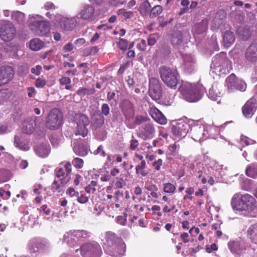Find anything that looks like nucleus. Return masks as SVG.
<instances>
[{"label":"nucleus","mask_w":257,"mask_h":257,"mask_svg":"<svg viewBox=\"0 0 257 257\" xmlns=\"http://www.w3.org/2000/svg\"><path fill=\"white\" fill-rule=\"evenodd\" d=\"M247 235L252 242L257 244V224L249 227L247 230Z\"/></svg>","instance_id":"nucleus-34"},{"label":"nucleus","mask_w":257,"mask_h":257,"mask_svg":"<svg viewBox=\"0 0 257 257\" xmlns=\"http://www.w3.org/2000/svg\"><path fill=\"white\" fill-rule=\"evenodd\" d=\"M163 11V8L160 5H157L154 7L151 10L150 16L151 17H156L159 15Z\"/></svg>","instance_id":"nucleus-47"},{"label":"nucleus","mask_w":257,"mask_h":257,"mask_svg":"<svg viewBox=\"0 0 257 257\" xmlns=\"http://www.w3.org/2000/svg\"><path fill=\"white\" fill-rule=\"evenodd\" d=\"M77 239L74 230H70L64 234L63 241L69 245H73L76 242Z\"/></svg>","instance_id":"nucleus-26"},{"label":"nucleus","mask_w":257,"mask_h":257,"mask_svg":"<svg viewBox=\"0 0 257 257\" xmlns=\"http://www.w3.org/2000/svg\"><path fill=\"white\" fill-rule=\"evenodd\" d=\"M94 8L89 5L83 6L80 11L78 15L84 20L91 21L94 19Z\"/></svg>","instance_id":"nucleus-16"},{"label":"nucleus","mask_w":257,"mask_h":257,"mask_svg":"<svg viewBox=\"0 0 257 257\" xmlns=\"http://www.w3.org/2000/svg\"><path fill=\"white\" fill-rule=\"evenodd\" d=\"M88 125H76L75 127V135H80L82 137H85L87 135L88 131L87 126Z\"/></svg>","instance_id":"nucleus-38"},{"label":"nucleus","mask_w":257,"mask_h":257,"mask_svg":"<svg viewBox=\"0 0 257 257\" xmlns=\"http://www.w3.org/2000/svg\"><path fill=\"white\" fill-rule=\"evenodd\" d=\"M14 75L13 68L10 66H4L0 68V79L4 84L11 81Z\"/></svg>","instance_id":"nucleus-14"},{"label":"nucleus","mask_w":257,"mask_h":257,"mask_svg":"<svg viewBox=\"0 0 257 257\" xmlns=\"http://www.w3.org/2000/svg\"><path fill=\"white\" fill-rule=\"evenodd\" d=\"M149 120L150 118L148 116L138 115L135 118L134 122L131 124H130V128H135L137 125H139L143 122H147Z\"/></svg>","instance_id":"nucleus-39"},{"label":"nucleus","mask_w":257,"mask_h":257,"mask_svg":"<svg viewBox=\"0 0 257 257\" xmlns=\"http://www.w3.org/2000/svg\"><path fill=\"white\" fill-rule=\"evenodd\" d=\"M118 46L120 49L122 50H125L127 49L128 46V43L127 40L123 39H120L118 42Z\"/></svg>","instance_id":"nucleus-57"},{"label":"nucleus","mask_w":257,"mask_h":257,"mask_svg":"<svg viewBox=\"0 0 257 257\" xmlns=\"http://www.w3.org/2000/svg\"><path fill=\"white\" fill-rule=\"evenodd\" d=\"M149 95L154 100H158L162 96V89L158 79L152 77L150 79Z\"/></svg>","instance_id":"nucleus-11"},{"label":"nucleus","mask_w":257,"mask_h":257,"mask_svg":"<svg viewBox=\"0 0 257 257\" xmlns=\"http://www.w3.org/2000/svg\"><path fill=\"white\" fill-rule=\"evenodd\" d=\"M151 7V6L149 1L145 0L140 5L139 10L141 15H146L149 13Z\"/></svg>","instance_id":"nucleus-37"},{"label":"nucleus","mask_w":257,"mask_h":257,"mask_svg":"<svg viewBox=\"0 0 257 257\" xmlns=\"http://www.w3.org/2000/svg\"><path fill=\"white\" fill-rule=\"evenodd\" d=\"M58 15H60V14L54 15L53 13H52L51 12H48L46 14V16L52 20V21L55 23H58L60 20L57 19Z\"/></svg>","instance_id":"nucleus-52"},{"label":"nucleus","mask_w":257,"mask_h":257,"mask_svg":"<svg viewBox=\"0 0 257 257\" xmlns=\"http://www.w3.org/2000/svg\"><path fill=\"white\" fill-rule=\"evenodd\" d=\"M93 126L95 129L100 127L104 122V117L99 113L95 114L92 118Z\"/></svg>","instance_id":"nucleus-36"},{"label":"nucleus","mask_w":257,"mask_h":257,"mask_svg":"<svg viewBox=\"0 0 257 257\" xmlns=\"http://www.w3.org/2000/svg\"><path fill=\"white\" fill-rule=\"evenodd\" d=\"M50 248L49 243L40 239L34 238L31 240L28 245V249L30 253L38 251H45Z\"/></svg>","instance_id":"nucleus-8"},{"label":"nucleus","mask_w":257,"mask_h":257,"mask_svg":"<svg viewBox=\"0 0 257 257\" xmlns=\"http://www.w3.org/2000/svg\"><path fill=\"white\" fill-rule=\"evenodd\" d=\"M57 18L60 20L58 24L65 30H70L76 25V21L74 18H68L62 15H58Z\"/></svg>","instance_id":"nucleus-15"},{"label":"nucleus","mask_w":257,"mask_h":257,"mask_svg":"<svg viewBox=\"0 0 257 257\" xmlns=\"http://www.w3.org/2000/svg\"><path fill=\"white\" fill-rule=\"evenodd\" d=\"M79 249H76L77 252ZM80 253L83 257H99L102 252L99 244L96 242H87L82 244L80 248Z\"/></svg>","instance_id":"nucleus-5"},{"label":"nucleus","mask_w":257,"mask_h":257,"mask_svg":"<svg viewBox=\"0 0 257 257\" xmlns=\"http://www.w3.org/2000/svg\"><path fill=\"white\" fill-rule=\"evenodd\" d=\"M63 115L59 109H52L49 113L46 120V126L50 130H57L62 123Z\"/></svg>","instance_id":"nucleus-6"},{"label":"nucleus","mask_w":257,"mask_h":257,"mask_svg":"<svg viewBox=\"0 0 257 257\" xmlns=\"http://www.w3.org/2000/svg\"><path fill=\"white\" fill-rule=\"evenodd\" d=\"M240 142L241 143H244L246 146L253 144L255 143L254 141L251 140L246 137L242 136L240 137Z\"/></svg>","instance_id":"nucleus-53"},{"label":"nucleus","mask_w":257,"mask_h":257,"mask_svg":"<svg viewBox=\"0 0 257 257\" xmlns=\"http://www.w3.org/2000/svg\"><path fill=\"white\" fill-rule=\"evenodd\" d=\"M182 98L190 102H195L202 97L203 91L201 85L182 81L179 88Z\"/></svg>","instance_id":"nucleus-2"},{"label":"nucleus","mask_w":257,"mask_h":257,"mask_svg":"<svg viewBox=\"0 0 257 257\" xmlns=\"http://www.w3.org/2000/svg\"><path fill=\"white\" fill-rule=\"evenodd\" d=\"M231 203L234 211H245L251 216L256 215L257 202L253 196L248 194H235L232 198Z\"/></svg>","instance_id":"nucleus-1"},{"label":"nucleus","mask_w":257,"mask_h":257,"mask_svg":"<svg viewBox=\"0 0 257 257\" xmlns=\"http://www.w3.org/2000/svg\"><path fill=\"white\" fill-rule=\"evenodd\" d=\"M189 129V124L184 121L181 120L172 127V132L176 137H184Z\"/></svg>","instance_id":"nucleus-13"},{"label":"nucleus","mask_w":257,"mask_h":257,"mask_svg":"<svg viewBox=\"0 0 257 257\" xmlns=\"http://www.w3.org/2000/svg\"><path fill=\"white\" fill-rule=\"evenodd\" d=\"M245 57L251 63L257 61V43H253L247 48L245 52Z\"/></svg>","instance_id":"nucleus-18"},{"label":"nucleus","mask_w":257,"mask_h":257,"mask_svg":"<svg viewBox=\"0 0 257 257\" xmlns=\"http://www.w3.org/2000/svg\"><path fill=\"white\" fill-rule=\"evenodd\" d=\"M162 81L169 88L176 89L180 79L179 75L176 70H172L165 66L160 69Z\"/></svg>","instance_id":"nucleus-4"},{"label":"nucleus","mask_w":257,"mask_h":257,"mask_svg":"<svg viewBox=\"0 0 257 257\" xmlns=\"http://www.w3.org/2000/svg\"><path fill=\"white\" fill-rule=\"evenodd\" d=\"M228 246L230 251L233 253L240 254L245 249L244 245L238 241H230L228 243Z\"/></svg>","instance_id":"nucleus-23"},{"label":"nucleus","mask_w":257,"mask_h":257,"mask_svg":"<svg viewBox=\"0 0 257 257\" xmlns=\"http://www.w3.org/2000/svg\"><path fill=\"white\" fill-rule=\"evenodd\" d=\"M66 193L69 195L70 197H76L79 195V192L76 191L72 187H69L66 190Z\"/></svg>","instance_id":"nucleus-54"},{"label":"nucleus","mask_w":257,"mask_h":257,"mask_svg":"<svg viewBox=\"0 0 257 257\" xmlns=\"http://www.w3.org/2000/svg\"><path fill=\"white\" fill-rule=\"evenodd\" d=\"M246 175L252 178H255L257 176V165L251 164L246 169Z\"/></svg>","instance_id":"nucleus-43"},{"label":"nucleus","mask_w":257,"mask_h":257,"mask_svg":"<svg viewBox=\"0 0 257 257\" xmlns=\"http://www.w3.org/2000/svg\"><path fill=\"white\" fill-rule=\"evenodd\" d=\"M93 154L94 155L100 154L101 156L103 157H104L105 156V153L104 150H103V147L102 145L99 146L96 150L94 151Z\"/></svg>","instance_id":"nucleus-61"},{"label":"nucleus","mask_w":257,"mask_h":257,"mask_svg":"<svg viewBox=\"0 0 257 257\" xmlns=\"http://www.w3.org/2000/svg\"><path fill=\"white\" fill-rule=\"evenodd\" d=\"M238 79H236L234 74H230L226 79V85L230 91L235 89L236 83L238 82Z\"/></svg>","instance_id":"nucleus-27"},{"label":"nucleus","mask_w":257,"mask_h":257,"mask_svg":"<svg viewBox=\"0 0 257 257\" xmlns=\"http://www.w3.org/2000/svg\"><path fill=\"white\" fill-rule=\"evenodd\" d=\"M146 41L144 39H142L141 41L137 43V47L140 50L144 51L146 49Z\"/></svg>","instance_id":"nucleus-62"},{"label":"nucleus","mask_w":257,"mask_h":257,"mask_svg":"<svg viewBox=\"0 0 257 257\" xmlns=\"http://www.w3.org/2000/svg\"><path fill=\"white\" fill-rule=\"evenodd\" d=\"M155 132L153 125L151 123H147L142 126L140 136L143 139H150L153 137Z\"/></svg>","instance_id":"nucleus-19"},{"label":"nucleus","mask_w":257,"mask_h":257,"mask_svg":"<svg viewBox=\"0 0 257 257\" xmlns=\"http://www.w3.org/2000/svg\"><path fill=\"white\" fill-rule=\"evenodd\" d=\"M177 149H178V146L176 144L170 145L169 147L168 153L170 155H174V154L176 152V151H177Z\"/></svg>","instance_id":"nucleus-63"},{"label":"nucleus","mask_w":257,"mask_h":257,"mask_svg":"<svg viewBox=\"0 0 257 257\" xmlns=\"http://www.w3.org/2000/svg\"><path fill=\"white\" fill-rule=\"evenodd\" d=\"M162 164L163 160L161 159H159L153 163L152 166L155 168L156 170L159 171L161 169Z\"/></svg>","instance_id":"nucleus-56"},{"label":"nucleus","mask_w":257,"mask_h":257,"mask_svg":"<svg viewBox=\"0 0 257 257\" xmlns=\"http://www.w3.org/2000/svg\"><path fill=\"white\" fill-rule=\"evenodd\" d=\"M227 65H211L210 74L214 78L215 76H221L229 72Z\"/></svg>","instance_id":"nucleus-21"},{"label":"nucleus","mask_w":257,"mask_h":257,"mask_svg":"<svg viewBox=\"0 0 257 257\" xmlns=\"http://www.w3.org/2000/svg\"><path fill=\"white\" fill-rule=\"evenodd\" d=\"M184 72L187 74H190L195 70L193 65H184Z\"/></svg>","instance_id":"nucleus-60"},{"label":"nucleus","mask_w":257,"mask_h":257,"mask_svg":"<svg viewBox=\"0 0 257 257\" xmlns=\"http://www.w3.org/2000/svg\"><path fill=\"white\" fill-rule=\"evenodd\" d=\"M149 113L152 117L158 123L165 124L167 123V118L157 108L151 107L149 110Z\"/></svg>","instance_id":"nucleus-20"},{"label":"nucleus","mask_w":257,"mask_h":257,"mask_svg":"<svg viewBox=\"0 0 257 257\" xmlns=\"http://www.w3.org/2000/svg\"><path fill=\"white\" fill-rule=\"evenodd\" d=\"M257 108V99L252 97L246 101L242 108L243 114L246 118H250Z\"/></svg>","instance_id":"nucleus-12"},{"label":"nucleus","mask_w":257,"mask_h":257,"mask_svg":"<svg viewBox=\"0 0 257 257\" xmlns=\"http://www.w3.org/2000/svg\"><path fill=\"white\" fill-rule=\"evenodd\" d=\"M11 18L19 23H22L25 20V14L19 11H13L11 13Z\"/></svg>","instance_id":"nucleus-41"},{"label":"nucleus","mask_w":257,"mask_h":257,"mask_svg":"<svg viewBox=\"0 0 257 257\" xmlns=\"http://www.w3.org/2000/svg\"><path fill=\"white\" fill-rule=\"evenodd\" d=\"M246 88V84L244 81L241 79H238L236 83L235 89H237L240 91H244Z\"/></svg>","instance_id":"nucleus-49"},{"label":"nucleus","mask_w":257,"mask_h":257,"mask_svg":"<svg viewBox=\"0 0 257 257\" xmlns=\"http://www.w3.org/2000/svg\"><path fill=\"white\" fill-rule=\"evenodd\" d=\"M208 20L207 19H204L195 25V31L198 34H201L205 32L208 28Z\"/></svg>","instance_id":"nucleus-33"},{"label":"nucleus","mask_w":257,"mask_h":257,"mask_svg":"<svg viewBox=\"0 0 257 257\" xmlns=\"http://www.w3.org/2000/svg\"><path fill=\"white\" fill-rule=\"evenodd\" d=\"M106 243L104 246V250L112 255H121L126 250V246L122 240L117 237L115 234L111 231L105 233Z\"/></svg>","instance_id":"nucleus-3"},{"label":"nucleus","mask_w":257,"mask_h":257,"mask_svg":"<svg viewBox=\"0 0 257 257\" xmlns=\"http://www.w3.org/2000/svg\"><path fill=\"white\" fill-rule=\"evenodd\" d=\"M101 110L102 113L105 116L109 114L110 108L108 105L106 103H104L102 105Z\"/></svg>","instance_id":"nucleus-58"},{"label":"nucleus","mask_w":257,"mask_h":257,"mask_svg":"<svg viewBox=\"0 0 257 257\" xmlns=\"http://www.w3.org/2000/svg\"><path fill=\"white\" fill-rule=\"evenodd\" d=\"M14 144L16 147L22 151H27L30 149L29 144L22 142L21 138L18 136L15 137Z\"/></svg>","instance_id":"nucleus-29"},{"label":"nucleus","mask_w":257,"mask_h":257,"mask_svg":"<svg viewBox=\"0 0 257 257\" xmlns=\"http://www.w3.org/2000/svg\"><path fill=\"white\" fill-rule=\"evenodd\" d=\"M192 138L196 142H200L208 138V133L206 132V126L205 124H197L191 128Z\"/></svg>","instance_id":"nucleus-10"},{"label":"nucleus","mask_w":257,"mask_h":257,"mask_svg":"<svg viewBox=\"0 0 257 257\" xmlns=\"http://www.w3.org/2000/svg\"><path fill=\"white\" fill-rule=\"evenodd\" d=\"M226 18V14L225 12L222 10H219L216 13L215 16L213 19V22L217 27H219L220 25L222 23Z\"/></svg>","instance_id":"nucleus-30"},{"label":"nucleus","mask_w":257,"mask_h":257,"mask_svg":"<svg viewBox=\"0 0 257 257\" xmlns=\"http://www.w3.org/2000/svg\"><path fill=\"white\" fill-rule=\"evenodd\" d=\"M164 191L167 193H173L175 190V186L170 183H165L164 184Z\"/></svg>","instance_id":"nucleus-48"},{"label":"nucleus","mask_w":257,"mask_h":257,"mask_svg":"<svg viewBox=\"0 0 257 257\" xmlns=\"http://www.w3.org/2000/svg\"><path fill=\"white\" fill-rule=\"evenodd\" d=\"M56 172V177L61 181V184L62 185H64L67 183L68 180H66V178L68 175L65 172V170L63 168H57L55 170Z\"/></svg>","instance_id":"nucleus-35"},{"label":"nucleus","mask_w":257,"mask_h":257,"mask_svg":"<svg viewBox=\"0 0 257 257\" xmlns=\"http://www.w3.org/2000/svg\"><path fill=\"white\" fill-rule=\"evenodd\" d=\"M44 43L38 38L31 40L29 43V48L35 51H39L44 47Z\"/></svg>","instance_id":"nucleus-28"},{"label":"nucleus","mask_w":257,"mask_h":257,"mask_svg":"<svg viewBox=\"0 0 257 257\" xmlns=\"http://www.w3.org/2000/svg\"><path fill=\"white\" fill-rule=\"evenodd\" d=\"M14 25L9 21H4L1 28L0 36L2 40L8 41L12 40L15 35Z\"/></svg>","instance_id":"nucleus-7"},{"label":"nucleus","mask_w":257,"mask_h":257,"mask_svg":"<svg viewBox=\"0 0 257 257\" xmlns=\"http://www.w3.org/2000/svg\"><path fill=\"white\" fill-rule=\"evenodd\" d=\"M234 33L230 31H226L223 35V45L225 47H230L235 41Z\"/></svg>","instance_id":"nucleus-25"},{"label":"nucleus","mask_w":257,"mask_h":257,"mask_svg":"<svg viewBox=\"0 0 257 257\" xmlns=\"http://www.w3.org/2000/svg\"><path fill=\"white\" fill-rule=\"evenodd\" d=\"M206 132L208 133V135L209 134L210 136L212 137L219 134L220 132V128L223 127V126L222 125L220 127L209 125H206Z\"/></svg>","instance_id":"nucleus-45"},{"label":"nucleus","mask_w":257,"mask_h":257,"mask_svg":"<svg viewBox=\"0 0 257 257\" xmlns=\"http://www.w3.org/2000/svg\"><path fill=\"white\" fill-rule=\"evenodd\" d=\"M182 34L180 31L175 32L172 37L171 42L173 45H179L182 42Z\"/></svg>","instance_id":"nucleus-44"},{"label":"nucleus","mask_w":257,"mask_h":257,"mask_svg":"<svg viewBox=\"0 0 257 257\" xmlns=\"http://www.w3.org/2000/svg\"><path fill=\"white\" fill-rule=\"evenodd\" d=\"M146 167V162L142 160L140 165H138L136 167V172L138 176H145L147 175L148 172L144 169Z\"/></svg>","instance_id":"nucleus-42"},{"label":"nucleus","mask_w":257,"mask_h":257,"mask_svg":"<svg viewBox=\"0 0 257 257\" xmlns=\"http://www.w3.org/2000/svg\"><path fill=\"white\" fill-rule=\"evenodd\" d=\"M52 145L54 147H57L61 143V140L54 136H52L50 138Z\"/></svg>","instance_id":"nucleus-55"},{"label":"nucleus","mask_w":257,"mask_h":257,"mask_svg":"<svg viewBox=\"0 0 257 257\" xmlns=\"http://www.w3.org/2000/svg\"><path fill=\"white\" fill-rule=\"evenodd\" d=\"M46 84V80L40 78H38L35 82V85L37 87L42 88L45 86Z\"/></svg>","instance_id":"nucleus-59"},{"label":"nucleus","mask_w":257,"mask_h":257,"mask_svg":"<svg viewBox=\"0 0 257 257\" xmlns=\"http://www.w3.org/2000/svg\"><path fill=\"white\" fill-rule=\"evenodd\" d=\"M127 213H124L123 215H119L117 217V222L122 225H125L127 220Z\"/></svg>","instance_id":"nucleus-50"},{"label":"nucleus","mask_w":257,"mask_h":257,"mask_svg":"<svg viewBox=\"0 0 257 257\" xmlns=\"http://www.w3.org/2000/svg\"><path fill=\"white\" fill-rule=\"evenodd\" d=\"M221 85L214 83L209 90L207 95L208 97L213 100H217L223 94V90Z\"/></svg>","instance_id":"nucleus-17"},{"label":"nucleus","mask_w":257,"mask_h":257,"mask_svg":"<svg viewBox=\"0 0 257 257\" xmlns=\"http://www.w3.org/2000/svg\"><path fill=\"white\" fill-rule=\"evenodd\" d=\"M74 121L76 125H89V118L83 114H77L74 117Z\"/></svg>","instance_id":"nucleus-31"},{"label":"nucleus","mask_w":257,"mask_h":257,"mask_svg":"<svg viewBox=\"0 0 257 257\" xmlns=\"http://www.w3.org/2000/svg\"><path fill=\"white\" fill-rule=\"evenodd\" d=\"M49 23L46 21L32 22L30 29L37 36H45L50 32Z\"/></svg>","instance_id":"nucleus-9"},{"label":"nucleus","mask_w":257,"mask_h":257,"mask_svg":"<svg viewBox=\"0 0 257 257\" xmlns=\"http://www.w3.org/2000/svg\"><path fill=\"white\" fill-rule=\"evenodd\" d=\"M36 117H35L34 119H27L24 122L22 130L25 133L31 134L33 133L36 126Z\"/></svg>","instance_id":"nucleus-24"},{"label":"nucleus","mask_w":257,"mask_h":257,"mask_svg":"<svg viewBox=\"0 0 257 257\" xmlns=\"http://www.w3.org/2000/svg\"><path fill=\"white\" fill-rule=\"evenodd\" d=\"M73 150L76 154L81 156H85L87 155L88 152V149L87 148L82 145H79L77 146H75Z\"/></svg>","instance_id":"nucleus-40"},{"label":"nucleus","mask_w":257,"mask_h":257,"mask_svg":"<svg viewBox=\"0 0 257 257\" xmlns=\"http://www.w3.org/2000/svg\"><path fill=\"white\" fill-rule=\"evenodd\" d=\"M72 164L75 167L80 169L83 166V161L81 159L76 158L73 160Z\"/></svg>","instance_id":"nucleus-51"},{"label":"nucleus","mask_w":257,"mask_h":257,"mask_svg":"<svg viewBox=\"0 0 257 257\" xmlns=\"http://www.w3.org/2000/svg\"><path fill=\"white\" fill-rule=\"evenodd\" d=\"M43 9L46 10H53L55 9V6L52 3L48 2L44 4Z\"/></svg>","instance_id":"nucleus-64"},{"label":"nucleus","mask_w":257,"mask_h":257,"mask_svg":"<svg viewBox=\"0 0 257 257\" xmlns=\"http://www.w3.org/2000/svg\"><path fill=\"white\" fill-rule=\"evenodd\" d=\"M75 232V235H76V238L81 239V238H87L90 236L91 233L90 232L86 231V230H74Z\"/></svg>","instance_id":"nucleus-46"},{"label":"nucleus","mask_w":257,"mask_h":257,"mask_svg":"<svg viewBox=\"0 0 257 257\" xmlns=\"http://www.w3.org/2000/svg\"><path fill=\"white\" fill-rule=\"evenodd\" d=\"M227 63L226 54L225 53L221 52L216 54L212 59L213 64H223Z\"/></svg>","instance_id":"nucleus-32"},{"label":"nucleus","mask_w":257,"mask_h":257,"mask_svg":"<svg viewBox=\"0 0 257 257\" xmlns=\"http://www.w3.org/2000/svg\"><path fill=\"white\" fill-rule=\"evenodd\" d=\"M35 151L40 157H47L50 152V145L46 142L40 144L35 148Z\"/></svg>","instance_id":"nucleus-22"}]
</instances>
